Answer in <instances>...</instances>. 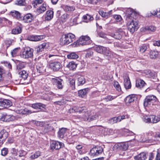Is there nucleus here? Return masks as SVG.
Instances as JSON below:
<instances>
[{"instance_id": "1", "label": "nucleus", "mask_w": 160, "mask_h": 160, "mask_svg": "<svg viewBox=\"0 0 160 160\" xmlns=\"http://www.w3.org/2000/svg\"><path fill=\"white\" fill-rule=\"evenodd\" d=\"M158 102L156 97L153 95H149L146 97L144 102V106L151 107L157 104Z\"/></svg>"}, {"instance_id": "2", "label": "nucleus", "mask_w": 160, "mask_h": 160, "mask_svg": "<svg viewBox=\"0 0 160 160\" xmlns=\"http://www.w3.org/2000/svg\"><path fill=\"white\" fill-rule=\"evenodd\" d=\"M126 19L128 20H133L138 19L140 17L138 13L134 11L131 8H128L126 10Z\"/></svg>"}, {"instance_id": "3", "label": "nucleus", "mask_w": 160, "mask_h": 160, "mask_svg": "<svg viewBox=\"0 0 160 160\" xmlns=\"http://www.w3.org/2000/svg\"><path fill=\"white\" fill-rule=\"evenodd\" d=\"M94 49L98 53H102L107 56H111L112 52L108 48L98 46H96Z\"/></svg>"}, {"instance_id": "4", "label": "nucleus", "mask_w": 160, "mask_h": 160, "mask_svg": "<svg viewBox=\"0 0 160 160\" xmlns=\"http://www.w3.org/2000/svg\"><path fill=\"white\" fill-rule=\"evenodd\" d=\"M22 57L24 58L32 57L33 55V49L29 47H26L22 49Z\"/></svg>"}, {"instance_id": "5", "label": "nucleus", "mask_w": 160, "mask_h": 160, "mask_svg": "<svg viewBox=\"0 0 160 160\" xmlns=\"http://www.w3.org/2000/svg\"><path fill=\"white\" fill-rule=\"evenodd\" d=\"M128 29L132 33H133L138 28V21H130L128 23Z\"/></svg>"}, {"instance_id": "6", "label": "nucleus", "mask_w": 160, "mask_h": 160, "mask_svg": "<svg viewBox=\"0 0 160 160\" xmlns=\"http://www.w3.org/2000/svg\"><path fill=\"white\" fill-rule=\"evenodd\" d=\"M128 148V145L127 142H122L115 144L113 147L114 150H126Z\"/></svg>"}, {"instance_id": "7", "label": "nucleus", "mask_w": 160, "mask_h": 160, "mask_svg": "<svg viewBox=\"0 0 160 160\" xmlns=\"http://www.w3.org/2000/svg\"><path fill=\"white\" fill-rule=\"evenodd\" d=\"M92 42L90 37L88 36H82L79 38V44L82 45L89 44Z\"/></svg>"}, {"instance_id": "8", "label": "nucleus", "mask_w": 160, "mask_h": 160, "mask_svg": "<svg viewBox=\"0 0 160 160\" xmlns=\"http://www.w3.org/2000/svg\"><path fill=\"white\" fill-rule=\"evenodd\" d=\"M103 149L102 148L98 146L92 148L90 151V154L92 156H96L100 154L102 152Z\"/></svg>"}, {"instance_id": "9", "label": "nucleus", "mask_w": 160, "mask_h": 160, "mask_svg": "<svg viewBox=\"0 0 160 160\" xmlns=\"http://www.w3.org/2000/svg\"><path fill=\"white\" fill-rule=\"evenodd\" d=\"M15 118L13 116L7 113H4L2 114L0 119L2 121L9 122L12 121L15 119Z\"/></svg>"}, {"instance_id": "10", "label": "nucleus", "mask_w": 160, "mask_h": 160, "mask_svg": "<svg viewBox=\"0 0 160 160\" xmlns=\"http://www.w3.org/2000/svg\"><path fill=\"white\" fill-rule=\"evenodd\" d=\"M64 145L61 142L53 141L51 143L50 148L51 149L58 150L60 149Z\"/></svg>"}, {"instance_id": "11", "label": "nucleus", "mask_w": 160, "mask_h": 160, "mask_svg": "<svg viewBox=\"0 0 160 160\" xmlns=\"http://www.w3.org/2000/svg\"><path fill=\"white\" fill-rule=\"evenodd\" d=\"M99 114L98 113H95L93 115L87 116L86 115L83 117V120L84 121L90 122L93 120H96L98 118Z\"/></svg>"}, {"instance_id": "12", "label": "nucleus", "mask_w": 160, "mask_h": 160, "mask_svg": "<svg viewBox=\"0 0 160 160\" xmlns=\"http://www.w3.org/2000/svg\"><path fill=\"white\" fill-rule=\"evenodd\" d=\"M49 66L54 71H57L62 67V65L58 62H54L50 63Z\"/></svg>"}, {"instance_id": "13", "label": "nucleus", "mask_w": 160, "mask_h": 160, "mask_svg": "<svg viewBox=\"0 0 160 160\" xmlns=\"http://www.w3.org/2000/svg\"><path fill=\"white\" fill-rule=\"evenodd\" d=\"M11 101L8 99L1 100L0 101V106L4 108L10 107L12 105Z\"/></svg>"}, {"instance_id": "14", "label": "nucleus", "mask_w": 160, "mask_h": 160, "mask_svg": "<svg viewBox=\"0 0 160 160\" xmlns=\"http://www.w3.org/2000/svg\"><path fill=\"white\" fill-rule=\"evenodd\" d=\"M87 111L85 107H75L72 109L69 110V112L70 113L79 112L80 113H84Z\"/></svg>"}, {"instance_id": "15", "label": "nucleus", "mask_w": 160, "mask_h": 160, "mask_svg": "<svg viewBox=\"0 0 160 160\" xmlns=\"http://www.w3.org/2000/svg\"><path fill=\"white\" fill-rule=\"evenodd\" d=\"M144 73L149 78L154 79L155 80H158V79L156 78L157 73L154 71H152L149 70H146L144 71Z\"/></svg>"}, {"instance_id": "16", "label": "nucleus", "mask_w": 160, "mask_h": 160, "mask_svg": "<svg viewBox=\"0 0 160 160\" xmlns=\"http://www.w3.org/2000/svg\"><path fill=\"white\" fill-rule=\"evenodd\" d=\"M46 105L40 103H37L33 104L32 105V107L35 109H39L41 111H45L46 109Z\"/></svg>"}, {"instance_id": "17", "label": "nucleus", "mask_w": 160, "mask_h": 160, "mask_svg": "<svg viewBox=\"0 0 160 160\" xmlns=\"http://www.w3.org/2000/svg\"><path fill=\"white\" fill-rule=\"evenodd\" d=\"M52 80L58 89H61L63 88L64 83L62 79L58 78L57 79L53 78Z\"/></svg>"}, {"instance_id": "18", "label": "nucleus", "mask_w": 160, "mask_h": 160, "mask_svg": "<svg viewBox=\"0 0 160 160\" xmlns=\"http://www.w3.org/2000/svg\"><path fill=\"white\" fill-rule=\"evenodd\" d=\"M44 38L42 35H30L28 36V39L31 41L37 42L41 40Z\"/></svg>"}, {"instance_id": "19", "label": "nucleus", "mask_w": 160, "mask_h": 160, "mask_svg": "<svg viewBox=\"0 0 160 160\" xmlns=\"http://www.w3.org/2000/svg\"><path fill=\"white\" fill-rule=\"evenodd\" d=\"M8 136V132L5 130H2L0 131V143H2Z\"/></svg>"}, {"instance_id": "20", "label": "nucleus", "mask_w": 160, "mask_h": 160, "mask_svg": "<svg viewBox=\"0 0 160 160\" xmlns=\"http://www.w3.org/2000/svg\"><path fill=\"white\" fill-rule=\"evenodd\" d=\"M136 98L134 95H130L127 96L125 99V102L126 104L129 105V104L134 101Z\"/></svg>"}, {"instance_id": "21", "label": "nucleus", "mask_w": 160, "mask_h": 160, "mask_svg": "<svg viewBox=\"0 0 160 160\" xmlns=\"http://www.w3.org/2000/svg\"><path fill=\"white\" fill-rule=\"evenodd\" d=\"M124 86L126 89H129L131 87V85L129 77L128 76H125L124 77Z\"/></svg>"}, {"instance_id": "22", "label": "nucleus", "mask_w": 160, "mask_h": 160, "mask_svg": "<svg viewBox=\"0 0 160 160\" xmlns=\"http://www.w3.org/2000/svg\"><path fill=\"white\" fill-rule=\"evenodd\" d=\"M146 84L145 82L141 79L138 78L136 80V86L138 88L141 89L143 88Z\"/></svg>"}, {"instance_id": "23", "label": "nucleus", "mask_w": 160, "mask_h": 160, "mask_svg": "<svg viewBox=\"0 0 160 160\" xmlns=\"http://www.w3.org/2000/svg\"><path fill=\"white\" fill-rule=\"evenodd\" d=\"M65 34L62 35L60 39V44L61 45H67L69 44L68 42V40H67Z\"/></svg>"}, {"instance_id": "24", "label": "nucleus", "mask_w": 160, "mask_h": 160, "mask_svg": "<svg viewBox=\"0 0 160 160\" xmlns=\"http://www.w3.org/2000/svg\"><path fill=\"white\" fill-rule=\"evenodd\" d=\"M66 67L70 70H74L77 67V64L74 61L70 62Z\"/></svg>"}, {"instance_id": "25", "label": "nucleus", "mask_w": 160, "mask_h": 160, "mask_svg": "<svg viewBox=\"0 0 160 160\" xmlns=\"http://www.w3.org/2000/svg\"><path fill=\"white\" fill-rule=\"evenodd\" d=\"M89 91L88 88H85L79 90L78 92V96L81 98L85 97Z\"/></svg>"}, {"instance_id": "26", "label": "nucleus", "mask_w": 160, "mask_h": 160, "mask_svg": "<svg viewBox=\"0 0 160 160\" xmlns=\"http://www.w3.org/2000/svg\"><path fill=\"white\" fill-rule=\"evenodd\" d=\"M67 40H68V42L69 44L72 42L75 39V36L72 33H68L65 34Z\"/></svg>"}, {"instance_id": "27", "label": "nucleus", "mask_w": 160, "mask_h": 160, "mask_svg": "<svg viewBox=\"0 0 160 160\" xmlns=\"http://www.w3.org/2000/svg\"><path fill=\"white\" fill-rule=\"evenodd\" d=\"M134 158L136 160H145L146 158V155L145 152H142L135 156Z\"/></svg>"}, {"instance_id": "28", "label": "nucleus", "mask_w": 160, "mask_h": 160, "mask_svg": "<svg viewBox=\"0 0 160 160\" xmlns=\"http://www.w3.org/2000/svg\"><path fill=\"white\" fill-rule=\"evenodd\" d=\"M53 16V12L52 10H48L46 13L45 20H51Z\"/></svg>"}, {"instance_id": "29", "label": "nucleus", "mask_w": 160, "mask_h": 160, "mask_svg": "<svg viewBox=\"0 0 160 160\" xmlns=\"http://www.w3.org/2000/svg\"><path fill=\"white\" fill-rule=\"evenodd\" d=\"M46 5L43 3L41 6L38 8L37 12L38 13L40 14L44 12L46 10Z\"/></svg>"}, {"instance_id": "30", "label": "nucleus", "mask_w": 160, "mask_h": 160, "mask_svg": "<svg viewBox=\"0 0 160 160\" xmlns=\"http://www.w3.org/2000/svg\"><path fill=\"white\" fill-rule=\"evenodd\" d=\"M156 16L158 18H160V10L159 11H154L153 12L147 13L146 17H149L152 16Z\"/></svg>"}, {"instance_id": "31", "label": "nucleus", "mask_w": 160, "mask_h": 160, "mask_svg": "<svg viewBox=\"0 0 160 160\" xmlns=\"http://www.w3.org/2000/svg\"><path fill=\"white\" fill-rule=\"evenodd\" d=\"M151 122L156 123L160 121V115H158L157 116L151 115Z\"/></svg>"}, {"instance_id": "32", "label": "nucleus", "mask_w": 160, "mask_h": 160, "mask_svg": "<svg viewBox=\"0 0 160 160\" xmlns=\"http://www.w3.org/2000/svg\"><path fill=\"white\" fill-rule=\"evenodd\" d=\"M67 130V129L65 128L60 129L58 132V137L61 138H63Z\"/></svg>"}, {"instance_id": "33", "label": "nucleus", "mask_w": 160, "mask_h": 160, "mask_svg": "<svg viewBox=\"0 0 160 160\" xmlns=\"http://www.w3.org/2000/svg\"><path fill=\"white\" fill-rule=\"evenodd\" d=\"M85 82V80L84 77L81 76L78 78L77 85L79 86L83 85Z\"/></svg>"}, {"instance_id": "34", "label": "nucleus", "mask_w": 160, "mask_h": 160, "mask_svg": "<svg viewBox=\"0 0 160 160\" xmlns=\"http://www.w3.org/2000/svg\"><path fill=\"white\" fill-rule=\"evenodd\" d=\"M47 43L45 42H43L42 44L38 45L37 48V51L38 52H42L45 48L46 46Z\"/></svg>"}, {"instance_id": "35", "label": "nucleus", "mask_w": 160, "mask_h": 160, "mask_svg": "<svg viewBox=\"0 0 160 160\" xmlns=\"http://www.w3.org/2000/svg\"><path fill=\"white\" fill-rule=\"evenodd\" d=\"M156 29V28L154 26H151L148 27L142 28L141 29L142 31H145L146 30H148L154 32Z\"/></svg>"}, {"instance_id": "36", "label": "nucleus", "mask_w": 160, "mask_h": 160, "mask_svg": "<svg viewBox=\"0 0 160 160\" xmlns=\"http://www.w3.org/2000/svg\"><path fill=\"white\" fill-rule=\"evenodd\" d=\"M10 14L16 19H18V17H19L20 16L19 12L15 10L11 11L10 12Z\"/></svg>"}, {"instance_id": "37", "label": "nucleus", "mask_w": 160, "mask_h": 160, "mask_svg": "<svg viewBox=\"0 0 160 160\" xmlns=\"http://www.w3.org/2000/svg\"><path fill=\"white\" fill-rule=\"evenodd\" d=\"M78 55L75 52H72L67 55V58L70 59H76L78 58Z\"/></svg>"}, {"instance_id": "38", "label": "nucleus", "mask_w": 160, "mask_h": 160, "mask_svg": "<svg viewBox=\"0 0 160 160\" xmlns=\"http://www.w3.org/2000/svg\"><path fill=\"white\" fill-rule=\"evenodd\" d=\"M5 73V70L0 67V82H2L4 80Z\"/></svg>"}, {"instance_id": "39", "label": "nucleus", "mask_w": 160, "mask_h": 160, "mask_svg": "<svg viewBox=\"0 0 160 160\" xmlns=\"http://www.w3.org/2000/svg\"><path fill=\"white\" fill-rule=\"evenodd\" d=\"M111 36L117 39H119L122 38V35L120 32H117L114 34H112Z\"/></svg>"}, {"instance_id": "40", "label": "nucleus", "mask_w": 160, "mask_h": 160, "mask_svg": "<svg viewBox=\"0 0 160 160\" xmlns=\"http://www.w3.org/2000/svg\"><path fill=\"white\" fill-rule=\"evenodd\" d=\"M119 118L118 117H115L110 119L109 120V123L111 124H113L114 123H117L119 122Z\"/></svg>"}, {"instance_id": "41", "label": "nucleus", "mask_w": 160, "mask_h": 160, "mask_svg": "<svg viewBox=\"0 0 160 160\" xmlns=\"http://www.w3.org/2000/svg\"><path fill=\"white\" fill-rule=\"evenodd\" d=\"M143 121L146 123L151 122V115L148 116L147 115L144 116L142 118Z\"/></svg>"}, {"instance_id": "42", "label": "nucleus", "mask_w": 160, "mask_h": 160, "mask_svg": "<svg viewBox=\"0 0 160 160\" xmlns=\"http://www.w3.org/2000/svg\"><path fill=\"white\" fill-rule=\"evenodd\" d=\"M158 52L156 51H151L150 53V57L152 59H154L157 57Z\"/></svg>"}, {"instance_id": "43", "label": "nucleus", "mask_w": 160, "mask_h": 160, "mask_svg": "<svg viewBox=\"0 0 160 160\" xmlns=\"http://www.w3.org/2000/svg\"><path fill=\"white\" fill-rule=\"evenodd\" d=\"M34 19V16L31 13H28L25 15L23 17V20L30 19L32 20Z\"/></svg>"}, {"instance_id": "44", "label": "nucleus", "mask_w": 160, "mask_h": 160, "mask_svg": "<svg viewBox=\"0 0 160 160\" xmlns=\"http://www.w3.org/2000/svg\"><path fill=\"white\" fill-rule=\"evenodd\" d=\"M28 76V74L25 71L22 70L21 72V78L24 80L27 79Z\"/></svg>"}, {"instance_id": "45", "label": "nucleus", "mask_w": 160, "mask_h": 160, "mask_svg": "<svg viewBox=\"0 0 160 160\" xmlns=\"http://www.w3.org/2000/svg\"><path fill=\"white\" fill-rule=\"evenodd\" d=\"M40 155V152L39 151H37L34 154L30 156V158L32 159V160L33 159H34L35 158H38Z\"/></svg>"}, {"instance_id": "46", "label": "nucleus", "mask_w": 160, "mask_h": 160, "mask_svg": "<svg viewBox=\"0 0 160 160\" xmlns=\"http://www.w3.org/2000/svg\"><path fill=\"white\" fill-rule=\"evenodd\" d=\"M42 2V0H34L32 1V4L34 8H36V6L38 4H40Z\"/></svg>"}, {"instance_id": "47", "label": "nucleus", "mask_w": 160, "mask_h": 160, "mask_svg": "<svg viewBox=\"0 0 160 160\" xmlns=\"http://www.w3.org/2000/svg\"><path fill=\"white\" fill-rule=\"evenodd\" d=\"M82 19L84 20H93V18L91 15L87 14L83 16L82 17Z\"/></svg>"}, {"instance_id": "48", "label": "nucleus", "mask_w": 160, "mask_h": 160, "mask_svg": "<svg viewBox=\"0 0 160 160\" xmlns=\"http://www.w3.org/2000/svg\"><path fill=\"white\" fill-rule=\"evenodd\" d=\"M114 86L116 90L118 91H120L121 90V87L118 82L115 81L114 82Z\"/></svg>"}, {"instance_id": "49", "label": "nucleus", "mask_w": 160, "mask_h": 160, "mask_svg": "<svg viewBox=\"0 0 160 160\" xmlns=\"http://www.w3.org/2000/svg\"><path fill=\"white\" fill-rule=\"evenodd\" d=\"M147 49V47L145 45H143L142 46H141L139 48V51L141 53L144 52Z\"/></svg>"}, {"instance_id": "50", "label": "nucleus", "mask_w": 160, "mask_h": 160, "mask_svg": "<svg viewBox=\"0 0 160 160\" xmlns=\"http://www.w3.org/2000/svg\"><path fill=\"white\" fill-rule=\"evenodd\" d=\"M116 97L115 96L108 95L105 97L104 99L106 101L108 102L109 101H112V100L115 99Z\"/></svg>"}, {"instance_id": "51", "label": "nucleus", "mask_w": 160, "mask_h": 160, "mask_svg": "<svg viewBox=\"0 0 160 160\" xmlns=\"http://www.w3.org/2000/svg\"><path fill=\"white\" fill-rule=\"evenodd\" d=\"M64 9L67 12H70L73 11L75 9V8L73 7H70L67 6L65 7Z\"/></svg>"}, {"instance_id": "52", "label": "nucleus", "mask_w": 160, "mask_h": 160, "mask_svg": "<svg viewBox=\"0 0 160 160\" xmlns=\"http://www.w3.org/2000/svg\"><path fill=\"white\" fill-rule=\"evenodd\" d=\"M12 41V40L9 39H8L5 40V42L7 48H8L11 45Z\"/></svg>"}, {"instance_id": "53", "label": "nucleus", "mask_w": 160, "mask_h": 160, "mask_svg": "<svg viewBox=\"0 0 160 160\" xmlns=\"http://www.w3.org/2000/svg\"><path fill=\"white\" fill-rule=\"evenodd\" d=\"M99 14L102 17L107 18L108 17V13L104 12L102 10H100L99 11Z\"/></svg>"}, {"instance_id": "54", "label": "nucleus", "mask_w": 160, "mask_h": 160, "mask_svg": "<svg viewBox=\"0 0 160 160\" xmlns=\"http://www.w3.org/2000/svg\"><path fill=\"white\" fill-rule=\"evenodd\" d=\"M8 149L7 148H4L1 150V155L4 156H6L8 153Z\"/></svg>"}, {"instance_id": "55", "label": "nucleus", "mask_w": 160, "mask_h": 160, "mask_svg": "<svg viewBox=\"0 0 160 160\" xmlns=\"http://www.w3.org/2000/svg\"><path fill=\"white\" fill-rule=\"evenodd\" d=\"M19 48H15L11 52V54L12 57H14L16 56Z\"/></svg>"}, {"instance_id": "56", "label": "nucleus", "mask_w": 160, "mask_h": 160, "mask_svg": "<svg viewBox=\"0 0 160 160\" xmlns=\"http://www.w3.org/2000/svg\"><path fill=\"white\" fill-rule=\"evenodd\" d=\"M155 154H156L155 151H154L150 153L149 160H152L154 158Z\"/></svg>"}, {"instance_id": "57", "label": "nucleus", "mask_w": 160, "mask_h": 160, "mask_svg": "<svg viewBox=\"0 0 160 160\" xmlns=\"http://www.w3.org/2000/svg\"><path fill=\"white\" fill-rule=\"evenodd\" d=\"M112 17L115 19L117 20H122V18L120 15H114L112 16Z\"/></svg>"}, {"instance_id": "58", "label": "nucleus", "mask_w": 160, "mask_h": 160, "mask_svg": "<svg viewBox=\"0 0 160 160\" xmlns=\"http://www.w3.org/2000/svg\"><path fill=\"white\" fill-rule=\"evenodd\" d=\"M18 151L17 149L15 148H12L11 150V153L15 156L18 155Z\"/></svg>"}, {"instance_id": "59", "label": "nucleus", "mask_w": 160, "mask_h": 160, "mask_svg": "<svg viewBox=\"0 0 160 160\" xmlns=\"http://www.w3.org/2000/svg\"><path fill=\"white\" fill-rule=\"evenodd\" d=\"M156 160H160V153L158 150H157V151H156Z\"/></svg>"}, {"instance_id": "60", "label": "nucleus", "mask_w": 160, "mask_h": 160, "mask_svg": "<svg viewBox=\"0 0 160 160\" xmlns=\"http://www.w3.org/2000/svg\"><path fill=\"white\" fill-rule=\"evenodd\" d=\"M32 122H33L35 124H36V125L38 126H42L43 125V122H39V121H34V120H33L32 121Z\"/></svg>"}, {"instance_id": "61", "label": "nucleus", "mask_w": 160, "mask_h": 160, "mask_svg": "<svg viewBox=\"0 0 160 160\" xmlns=\"http://www.w3.org/2000/svg\"><path fill=\"white\" fill-rule=\"evenodd\" d=\"M21 112L22 114H28L32 113L31 111L28 110L27 109H23Z\"/></svg>"}, {"instance_id": "62", "label": "nucleus", "mask_w": 160, "mask_h": 160, "mask_svg": "<svg viewBox=\"0 0 160 160\" xmlns=\"http://www.w3.org/2000/svg\"><path fill=\"white\" fill-rule=\"evenodd\" d=\"M98 35L100 37L105 38H106V35L103 32H100L98 33Z\"/></svg>"}, {"instance_id": "63", "label": "nucleus", "mask_w": 160, "mask_h": 160, "mask_svg": "<svg viewBox=\"0 0 160 160\" xmlns=\"http://www.w3.org/2000/svg\"><path fill=\"white\" fill-rule=\"evenodd\" d=\"M19 28H15L13 29L12 31V33L13 34H17L19 33Z\"/></svg>"}, {"instance_id": "64", "label": "nucleus", "mask_w": 160, "mask_h": 160, "mask_svg": "<svg viewBox=\"0 0 160 160\" xmlns=\"http://www.w3.org/2000/svg\"><path fill=\"white\" fill-rule=\"evenodd\" d=\"M68 15L67 13H65L62 15L61 18L62 19H68Z\"/></svg>"}]
</instances>
